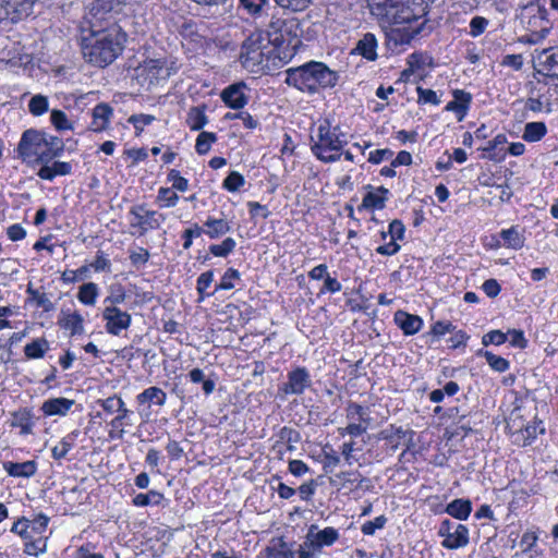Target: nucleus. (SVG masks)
<instances>
[{"label": "nucleus", "instance_id": "1", "mask_svg": "<svg viewBox=\"0 0 558 558\" xmlns=\"http://www.w3.org/2000/svg\"><path fill=\"white\" fill-rule=\"evenodd\" d=\"M429 3L430 0H369L372 11L391 25L386 37L396 48L411 44L422 34L428 22Z\"/></svg>", "mask_w": 558, "mask_h": 558}, {"label": "nucleus", "instance_id": "2", "mask_svg": "<svg viewBox=\"0 0 558 558\" xmlns=\"http://www.w3.org/2000/svg\"><path fill=\"white\" fill-rule=\"evenodd\" d=\"M81 49L86 61L95 66L111 64L123 51L126 34L116 23L83 22Z\"/></svg>", "mask_w": 558, "mask_h": 558}, {"label": "nucleus", "instance_id": "3", "mask_svg": "<svg viewBox=\"0 0 558 558\" xmlns=\"http://www.w3.org/2000/svg\"><path fill=\"white\" fill-rule=\"evenodd\" d=\"M284 83L301 93L315 95L338 85L339 73L325 62L311 60L284 71Z\"/></svg>", "mask_w": 558, "mask_h": 558}, {"label": "nucleus", "instance_id": "4", "mask_svg": "<svg viewBox=\"0 0 558 558\" xmlns=\"http://www.w3.org/2000/svg\"><path fill=\"white\" fill-rule=\"evenodd\" d=\"M64 142L45 130L27 129L20 138L16 147L17 157L27 163L39 165L52 161L64 153Z\"/></svg>", "mask_w": 558, "mask_h": 558}, {"label": "nucleus", "instance_id": "5", "mask_svg": "<svg viewBox=\"0 0 558 558\" xmlns=\"http://www.w3.org/2000/svg\"><path fill=\"white\" fill-rule=\"evenodd\" d=\"M347 133L339 124L332 125L329 119H324L310 136L312 155L323 163H335L341 160V147L348 145Z\"/></svg>", "mask_w": 558, "mask_h": 558}, {"label": "nucleus", "instance_id": "6", "mask_svg": "<svg viewBox=\"0 0 558 558\" xmlns=\"http://www.w3.org/2000/svg\"><path fill=\"white\" fill-rule=\"evenodd\" d=\"M129 233L133 236H144L150 231L158 230L166 221V215L148 208L146 203H137L130 207L128 215Z\"/></svg>", "mask_w": 558, "mask_h": 558}, {"label": "nucleus", "instance_id": "7", "mask_svg": "<svg viewBox=\"0 0 558 558\" xmlns=\"http://www.w3.org/2000/svg\"><path fill=\"white\" fill-rule=\"evenodd\" d=\"M181 69L175 58L147 59L136 70L137 82L148 88L167 81Z\"/></svg>", "mask_w": 558, "mask_h": 558}, {"label": "nucleus", "instance_id": "8", "mask_svg": "<svg viewBox=\"0 0 558 558\" xmlns=\"http://www.w3.org/2000/svg\"><path fill=\"white\" fill-rule=\"evenodd\" d=\"M339 538L338 529L326 526L318 530L317 525L312 524L296 549L298 558H318L325 547H331Z\"/></svg>", "mask_w": 558, "mask_h": 558}, {"label": "nucleus", "instance_id": "9", "mask_svg": "<svg viewBox=\"0 0 558 558\" xmlns=\"http://www.w3.org/2000/svg\"><path fill=\"white\" fill-rule=\"evenodd\" d=\"M301 22L298 17L287 14L284 16H272L268 26V34L276 46L287 45L288 47H298L302 35Z\"/></svg>", "mask_w": 558, "mask_h": 558}, {"label": "nucleus", "instance_id": "10", "mask_svg": "<svg viewBox=\"0 0 558 558\" xmlns=\"http://www.w3.org/2000/svg\"><path fill=\"white\" fill-rule=\"evenodd\" d=\"M524 17L527 19L526 28L530 32L527 43L537 44L548 35L551 23L545 8L531 3L525 8Z\"/></svg>", "mask_w": 558, "mask_h": 558}, {"label": "nucleus", "instance_id": "11", "mask_svg": "<svg viewBox=\"0 0 558 558\" xmlns=\"http://www.w3.org/2000/svg\"><path fill=\"white\" fill-rule=\"evenodd\" d=\"M38 0H0V24L15 25L27 20Z\"/></svg>", "mask_w": 558, "mask_h": 558}, {"label": "nucleus", "instance_id": "12", "mask_svg": "<svg viewBox=\"0 0 558 558\" xmlns=\"http://www.w3.org/2000/svg\"><path fill=\"white\" fill-rule=\"evenodd\" d=\"M50 518L43 513H36L32 519L26 517L17 518L12 526L11 533L20 536L21 538H29V536H44L47 531Z\"/></svg>", "mask_w": 558, "mask_h": 558}, {"label": "nucleus", "instance_id": "13", "mask_svg": "<svg viewBox=\"0 0 558 558\" xmlns=\"http://www.w3.org/2000/svg\"><path fill=\"white\" fill-rule=\"evenodd\" d=\"M205 28L204 22H197L184 16H181L177 23V33L193 50H198L206 45Z\"/></svg>", "mask_w": 558, "mask_h": 558}, {"label": "nucleus", "instance_id": "14", "mask_svg": "<svg viewBox=\"0 0 558 558\" xmlns=\"http://www.w3.org/2000/svg\"><path fill=\"white\" fill-rule=\"evenodd\" d=\"M264 50L260 36H248L241 46L240 62L243 68L256 72L263 66Z\"/></svg>", "mask_w": 558, "mask_h": 558}, {"label": "nucleus", "instance_id": "15", "mask_svg": "<svg viewBox=\"0 0 558 558\" xmlns=\"http://www.w3.org/2000/svg\"><path fill=\"white\" fill-rule=\"evenodd\" d=\"M508 428L511 442L520 448L533 445L539 435L546 433L544 422L537 415L515 430H512L511 426H508Z\"/></svg>", "mask_w": 558, "mask_h": 558}, {"label": "nucleus", "instance_id": "16", "mask_svg": "<svg viewBox=\"0 0 558 558\" xmlns=\"http://www.w3.org/2000/svg\"><path fill=\"white\" fill-rule=\"evenodd\" d=\"M366 415V409L363 405L350 401L345 408V416L349 424L344 428H339V434L341 436L350 435L351 437L362 436L368 427Z\"/></svg>", "mask_w": 558, "mask_h": 558}, {"label": "nucleus", "instance_id": "17", "mask_svg": "<svg viewBox=\"0 0 558 558\" xmlns=\"http://www.w3.org/2000/svg\"><path fill=\"white\" fill-rule=\"evenodd\" d=\"M312 386V377L305 366H295L287 374V381L280 387L279 391L283 395L301 396Z\"/></svg>", "mask_w": 558, "mask_h": 558}, {"label": "nucleus", "instance_id": "18", "mask_svg": "<svg viewBox=\"0 0 558 558\" xmlns=\"http://www.w3.org/2000/svg\"><path fill=\"white\" fill-rule=\"evenodd\" d=\"M101 316L105 322V329L111 336H120L132 324L131 314L118 306H106L102 310Z\"/></svg>", "mask_w": 558, "mask_h": 558}, {"label": "nucleus", "instance_id": "19", "mask_svg": "<svg viewBox=\"0 0 558 558\" xmlns=\"http://www.w3.org/2000/svg\"><path fill=\"white\" fill-rule=\"evenodd\" d=\"M536 59V74L542 77H547L558 85V46L541 50Z\"/></svg>", "mask_w": 558, "mask_h": 558}, {"label": "nucleus", "instance_id": "20", "mask_svg": "<svg viewBox=\"0 0 558 558\" xmlns=\"http://www.w3.org/2000/svg\"><path fill=\"white\" fill-rule=\"evenodd\" d=\"M37 420L33 408L21 407L10 413L7 423L11 429H19L21 436H28L34 434Z\"/></svg>", "mask_w": 558, "mask_h": 558}, {"label": "nucleus", "instance_id": "21", "mask_svg": "<svg viewBox=\"0 0 558 558\" xmlns=\"http://www.w3.org/2000/svg\"><path fill=\"white\" fill-rule=\"evenodd\" d=\"M247 89L245 82H235L222 89L220 98L226 107L233 110H241L247 105L250 99L245 93Z\"/></svg>", "mask_w": 558, "mask_h": 558}, {"label": "nucleus", "instance_id": "22", "mask_svg": "<svg viewBox=\"0 0 558 558\" xmlns=\"http://www.w3.org/2000/svg\"><path fill=\"white\" fill-rule=\"evenodd\" d=\"M367 192L363 196L362 203L357 206L360 213L364 210L375 211L381 210L386 207V203L389 196V190L383 185L373 186L367 184L365 186Z\"/></svg>", "mask_w": 558, "mask_h": 558}, {"label": "nucleus", "instance_id": "23", "mask_svg": "<svg viewBox=\"0 0 558 558\" xmlns=\"http://www.w3.org/2000/svg\"><path fill=\"white\" fill-rule=\"evenodd\" d=\"M452 97L453 99L445 106L444 110L453 112L458 122H461L470 111L473 96L464 89L456 88L452 90Z\"/></svg>", "mask_w": 558, "mask_h": 558}, {"label": "nucleus", "instance_id": "24", "mask_svg": "<svg viewBox=\"0 0 558 558\" xmlns=\"http://www.w3.org/2000/svg\"><path fill=\"white\" fill-rule=\"evenodd\" d=\"M166 391L157 386H150L135 397V402L140 413H142L143 410L148 414L153 405L162 407L166 404Z\"/></svg>", "mask_w": 558, "mask_h": 558}, {"label": "nucleus", "instance_id": "25", "mask_svg": "<svg viewBox=\"0 0 558 558\" xmlns=\"http://www.w3.org/2000/svg\"><path fill=\"white\" fill-rule=\"evenodd\" d=\"M201 227L203 234L210 240L223 238L232 230L231 221L223 214H221V217L208 215Z\"/></svg>", "mask_w": 558, "mask_h": 558}, {"label": "nucleus", "instance_id": "26", "mask_svg": "<svg viewBox=\"0 0 558 558\" xmlns=\"http://www.w3.org/2000/svg\"><path fill=\"white\" fill-rule=\"evenodd\" d=\"M113 118V108L108 102H99L92 109V121L88 130L101 133L108 130Z\"/></svg>", "mask_w": 558, "mask_h": 558}, {"label": "nucleus", "instance_id": "27", "mask_svg": "<svg viewBox=\"0 0 558 558\" xmlns=\"http://www.w3.org/2000/svg\"><path fill=\"white\" fill-rule=\"evenodd\" d=\"M36 172L37 177L45 181H53L57 177H65L72 173V163L69 161H60L53 159L52 161H43Z\"/></svg>", "mask_w": 558, "mask_h": 558}, {"label": "nucleus", "instance_id": "28", "mask_svg": "<svg viewBox=\"0 0 558 558\" xmlns=\"http://www.w3.org/2000/svg\"><path fill=\"white\" fill-rule=\"evenodd\" d=\"M134 412L130 409L123 410L121 413L116 414L108 422V439L109 440H122L126 433L125 428L133 425L131 416Z\"/></svg>", "mask_w": 558, "mask_h": 558}, {"label": "nucleus", "instance_id": "29", "mask_svg": "<svg viewBox=\"0 0 558 558\" xmlns=\"http://www.w3.org/2000/svg\"><path fill=\"white\" fill-rule=\"evenodd\" d=\"M264 558H295L296 550H293L292 544H289L284 536L272 537L263 551Z\"/></svg>", "mask_w": 558, "mask_h": 558}, {"label": "nucleus", "instance_id": "30", "mask_svg": "<svg viewBox=\"0 0 558 558\" xmlns=\"http://www.w3.org/2000/svg\"><path fill=\"white\" fill-rule=\"evenodd\" d=\"M393 322L402 330L404 336H414L424 326V320L421 316L402 310L395 313Z\"/></svg>", "mask_w": 558, "mask_h": 558}, {"label": "nucleus", "instance_id": "31", "mask_svg": "<svg viewBox=\"0 0 558 558\" xmlns=\"http://www.w3.org/2000/svg\"><path fill=\"white\" fill-rule=\"evenodd\" d=\"M119 2V0H94L83 22L111 23L109 15Z\"/></svg>", "mask_w": 558, "mask_h": 558}, {"label": "nucleus", "instance_id": "32", "mask_svg": "<svg viewBox=\"0 0 558 558\" xmlns=\"http://www.w3.org/2000/svg\"><path fill=\"white\" fill-rule=\"evenodd\" d=\"M75 404L73 399L54 397L45 400L40 407L44 416H65Z\"/></svg>", "mask_w": 558, "mask_h": 558}, {"label": "nucleus", "instance_id": "33", "mask_svg": "<svg viewBox=\"0 0 558 558\" xmlns=\"http://www.w3.org/2000/svg\"><path fill=\"white\" fill-rule=\"evenodd\" d=\"M531 95H535L539 98L544 104H546L547 111L551 110L554 96L558 93V85L554 83V81L539 76L536 81V84L531 88Z\"/></svg>", "mask_w": 558, "mask_h": 558}, {"label": "nucleus", "instance_id": "34", "mask_svg": "<svg viewBox=\"0 0 558 558\" xmlns=\"http://www.w3.org/2000/svg\"><path fill=\"white\" fill-rule=\"evenodd\" d=\"M366 478L356 470L352 471H343L337 473L335 478L331 480L332 484H338L339 489L348 490L349 493H353L360 488H362L363 483Z\"/></svg>", "mask_w": 558, "mask_h": 558}, {"label": "nucleus", "instance_id": "35", "mask_svg": "<svg viewBox=\"0 0 558 558\" xmlns=\"http://www.w3.org/2000/svg\"><path fill=\"white\" fill-rule=\"evenodd\" d=\"M441 546L446 549H459L465 547L470 543V532L466 525L458 524L453 532L442 537Z\"/></svg>", "mask_w": 558, "mask_h": 558}, {"label": "nucleus", "instance_id": "36", "mask_svg": "<svg viewBox=\"0 0 558 558\" xmlns=\"http://www.w3.org/2000/svg\"><path fill=\"white\" fill-rule=\"evenodd\" d=\"M81 434L80 429H74L63 436L61 440L51 448V458L54 461L65 459L69 452L75 448Z\"/></svg>", "mask_w": 558, "mask_h": 558}, {"label": "nucleus", "instance_id": "37", "mask_svg": "<svg viewBox=\"0 0 558 558\" xmlns=\"http://www.w3.org/2000/svg\"><path fill=\"white\" fill-rule=\"evenodd\" d=\"M2 466L8 475L12 477L28 478L34 476L37 472V462L35 460L24 462L4 461Z\"/></svg>", "mask_w": 558, "mask_h": 558}, {"label": "nucleus", "instance_id": "38", "mask_svg": "<svg viewBox=\"0 0 558 558\" xmlns=\"http://www.w3.org/2000/svg\"><path fill=\"white\" fill-rule=\"evenodd\" d=\"M506 143V134H497L493 140L488 141L485 147L482 148L484 153L483 157L496 162L504 161L507 157V151L499 146H504Z\"/></svg>", "mask_w": 558, "mask_h": 558}, {"label": "nucleus", "instance_id": "39", "mask_svg": "<svg viewBox=\"0 0 558 558\" xmlns=\"http://www.w3.org/2000/svg\"><path fill=\"white\" fill-rule=\"evenodd\" d=\"M377 38L373 33H366L357 41L355 51L364 59L368 61H375L377 59Z\"/></svg>", "mask_w": 558, "mask_h": 558}, {"label": "nucleus", "instance_id": "40", "mask_svg": "<svg viewBox=\"0 0 558 558\" xmlns=\"http://www.w3.org/2000/svg\"><path fill=\"white\" fill-rule=\"evenodd\" d=\"M61 328L69 330L71 336H81L84 333V318L78 311L63 314L59 319Z\"/></svg>", "mask_w": 558, "mask_h": 558}, {"label": "nucleus", "instance_id": "41", "mask_svg": "<svg viewBox=\"0 0 558 558\" xmlns=\"http://www.w3.org/2000/svg\"><path fill=\"white\" fill-rule=\"evenodd\" d=\"M445 512L457 520L465 521L472 512V502L464 498L453 499L445 507Z\"/></svg>", "mask_w": 558, "mask_h": 558}, {"label": "nucleus", "instance_id": "42", "mask_svg": "<svg viewBox=\"0 0 558 558\" xmlns=\"http://www.w3.org/2000/svg\"><path fill=\"white\" fill-rule=\"evenodd\" d=\"M499 236L502 240V246L511 250H521L524 246L525 238L519 230L518 226H512L508 229H502L499 232Z\"/></svg>", "mask_w": 558, "mask_h": 558}, {"label": "nucleus", "instance_id": "43", "mask_svg": "<svg viewBox=\"0 0 558 558\" xmlns=\"http://www.w3.org/2000/svg\"><path fill=\"white\" fill-rule=\"evenodd\" d=\"M49 349V341L45 337H38L24 347V355L27 360H39L46 355Z\"/></svg>", "mask_w": 558, "mask_h": 558}, {"label": "nucleus", "instance_id": "44", "mask_svg": "<svg viewBox=\"0 0 558 558\" xmlns=\"http://www.w3.org/2000/svg\"><path fill=\"white\" fill-rule=\"evenodd\" d=\"M215 271L213 269L206 270L202 272L196 279V291H197V302H203L206 299L215 295L217 291L215 289L213 291H208L209 287L214 281Z\"/></svg>", "mask_w": 558, "mask_h": 558}, {"label": "nucleus", "instance_id": "45", "mask_svg": "<svg viewBox=\"0 0 558 558\" xmlns=\"http://www.w3.org/2000/svg\"><path fill=\"white\" fill-rule=\"evenodd\" d=\"M205 110V106H195L190 108L186 116V124L191 131H202L208 123V117L206 116Z\"/></svg>", "mask_w": 558, "mask_h": 558}, {"label": "nucleus", "instance_id": "46", "mask_svg": "<svg viewBox=\"0 0 558 558\" xmlns=\"http://www.w3.org/2000/svg\"><path fill=\"white\" fill-rule=\"evenodd\" d=\"M547 132L548 130L545 122H529L524 126L522 138L527 143H536L542 141Z\"/></svg>", "mask_w": 558, "mask_h": 558}, {"label": "nucleus", "instance_id": "47", "mask_svg": "<svg viewBox=\"0 0 558 558\" xmlns=\"http://www.w3.org/2000/svg\"><path fill=\"white\" fill-rule=\"evenodd\" d=\"M99 296V287L95 282H86L83 283L78 288L77 300L81 304L85 306H94Z\"/></svg>", "mask_w": 558, "mask_h": 558}, {"label": "nucleus", "instance_id": "48", "mask_svg": "<svg viewBox=\"0 0 558 558\" xmlns=\"http://www.w3.org/2000/svg\"><path fill=\"white\" fill-rule=\"evenodd\" d=\"M476 355L484 357L488 366L495 372L505 373L510 368V362L507 359L496 355L492 351L478 349Z\"/></svg>", "mask_w": 558, "mask_h": 558}, {"label": "nucleus", "instance_id": "49", "mask_svg": "<svg viewBox=\"0 0 558 558\" xmlns=\"http://www.w3.org/2000/svg\"><path fill=\"white\" fill-rule=\"evenodd\" d=\"M165 496L161 492L150 489L147 493H138L132 498V505L135 507L160 506Z\"/></svg>", "mask_w": 558, "mask_h": 558}, {"label": "nucleus", "instance_id": "50", "mask_svg": "<svg viewBox=\"0 0 558 558\" xmlns=\"http://www.w3.org/2000/svg\"><path fill=\"white\" fill-rule=\"evenodd\" d=\"M98 405L106 415H114L126 409V404L121 396L114 393L106 399L97 400Z\"/></svg>", "mask_w": 558, "mask_h": 558}, {"label": "nucleus", "instance_id": "51", "mask_svg": "<svg viewBox=\"0 0 558 558\" xmlns=\"http://www.w3.org/2000/svg\"><path fill=\"white\" fill-rule=\"evenodd\" d=\"M24 541V554L27 556L38 557L47 551L46 536H29L22 538Z\"/></svg>", "mask_w": 558, "mask_h": 558}, {"label": "nucleus", "instance_id": "52", "mask_svg": "<svg viewBox=\"0 0 558 558\" xmlns=\"http://www.w3.org/2000/svg\"><path fill=\"white\" fill-rule=\"evenodd\" d=\"M26 293L28 295L27 302H34L37 308H41L44 312L53 310V303L50 301L47 293L34 289L32 284H28Z\"/></svg>", "mask_w": 558, "mask_h": 558}, {"label": "nucleus", "instance_id": "53", "mask_svg": "<svg viewBox=\"0 0 558 558\" xmlns=\"http://www.w3.org/2000/svg\"><path fill=\"white\" fill-rule=\"evenodd\" d=\"M180 196L177 191L168 186H161L158 189L156 203L160 208H172L178 205Z\"/></svg>", "mask_w": 558, "mask_h": 558}, {"label": "nucleus", "instance_id": "54", "mask_svg": "<svg viewBox=\"0 0 558 558\" xmlns=\"http://www.w3.org/2000/svg\"><path fill=\"white\" fill-rule=\"evenodd\" d=\"M218 141L215 132L201 131L195 141V151L201 155H207L213 146Z\"/></svg>", "mask_w": 558, "mask_h": 558}, {"label": "nucleus", "instance_id": "55", "mask_svg": "<svg viewBox=\"0 0 558 558\" xmlns=\"http://www.w3.org/2000/svg\"><path fill=\"white\" fill-rule=\"evenodd\" d=\"M236 247V242L233 238L227 236L220 243L210 244L208 247L209 253L215 257H227Z\"/></svg>", "mask_w": 558, "mask_h": 558}, {"label": "nucleus", "instance_id": "56", "mask_svg": "<svg viewBox=\"0 0 558 558\" xmlns=\"http://www.w3.org/2000/svg\"><path fill=\"white\" fill-rule=\"evenodd\" d=\"M240 280V271L233 267H229L221 276L219 283L215 286V291L231 290L235 287V282Z\"/></svg>", "mask_w": 558, "mask_h": 558}, {"label": "nucleus", "instance_id": "57", "mask_svg": "<svg viewBox=\"0 0 558 558\" xmlns=\"http://www.w3.org/2000/svg\"><path fill=\"white\" fill-rule=\"evenodd\" d=\"M189 378L193 384L202 383V388L206 396H209L214 392L216 383L210 378H205L203 369L198 367L191 369L189 373Z\"/></svg>", "mask_w": 558, "mask_h": 558}, {"label": "nucleus", "instance_id": "58", "mask_svg": "<svg viewBox=\"0 0 558 558\" xmlns=\"http://www.w3.org/2000/svg\"><path fill=\"white\" fill-rule=\"evenodd\" d=\"M245 183L246 181L244 175L239 171L232 170L223 179L222 189L230 193H236L245 185Z\"/></svg>", "mask_w": 558, "mask_h": 558}, {"label": "nucleus", "instance_id": "59", "mask_svg": "<svg viewBox=\"0 0 558 558\" xmlns=\"http://www.w3.org/2000/svg\"><path fill=\"white\" fill-rule=\"evenodd\" d=\"M156 121V117L148 113H135L128 118V122L134 128V132L136 136H140L145 126L150 125Z\"/></svg>", "mask_w": 558, "mask_h": 558}, {"label": "nucleus", "instance_id": "60", "mask_svg": "<svg viewBox=\"0 0 558 558\" xmlns=\"http://www.w3.org/2000/svg\"><path fill=\"white\" fill-rule=\"evenodd\" d=\"M538 542V532L527 530L525 531L519 542L522 554L534 551L535 555L542 554V550H534Z\"/></svg>", "mask_w": 558, "mask_h": 558}, {"label": "nucleus", "instance_id": "61", "mask_svg": "<svg viewBox=\"0 0 558 558\" xmlns=\"http://www.w3.org/2000/svg\"><path fill=\"white\" fill-rule=\"evenodd\" d=\"M150 253L146 247L137 246L134 250H129L130 263L136 269L144 268L148 263Z\"/></svg>", "mask_w": 558, "mask_h": 558}, {"label": "nucleus", "instance_id": "62", "mask_svg": "<svg viewBox=\"0 0 558 558\" xmlns=\"http://www.w3.org/2000/svg\"><path fill=\"white\" fill-rule=\"evenodd\" d=\"M168 183H171V189L177 192L184 193L189 190L190 183L186 178H184L178 169H169L166 178Z\"/></svg>", "mask_w": 558, "mask_h": 558}, {"label": "nucleus", "instance_id": "63", "mask_svg": "<svg viewBox=\"0 0 558 558\" xmlns=\"http://www.w3.org/2000/svg\"><path fill=\"white\" fill-rule=\"evenodd\" d=\"M50 122L57 131H71L73 123L69 120L66 113L60 109H52L50 113Z\"/></svg>", "mask_w": 558, "mask_h": 558}, {"label": "nucleus", "instance_id": "64", "mask_svg": "<svg viewBox=\"0 0 558 558\" xmlns=\"http://www.w3.org/2000/svg\"><path fill=\"white\" fill-rule=\"evenodd\" d=\"M203 234V230L199 223L194 222L190 228L184 229L181 232L182 247L183 250H190L193 245V241L195 239L201 238Z\"/></svg>", "mask_w": 558, "mask_h": 558}]
</instances>
